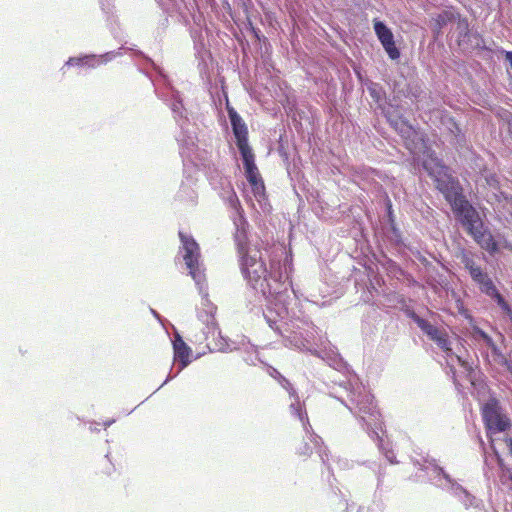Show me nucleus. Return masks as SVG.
Returning a JSON list of instances; mask_svg holds the SVG:
<instances>
[{
	"label": "nucleus",
	"mask_w": 512,
	"mask_h": 512,
	"mask_svg": "<svg viewBox=\"0 0 512 512\" xmlns=\"http://www.w3.org/2000/svg\"><path fill=\"white\" fill-rule=\"evenodd\" d=\"M423 168L434 180L436 188L450 203L453 212L467 232L483 249L495 252L498 249L497 243L491 233L484 229L478 212L465 198L459 181L449 173L448 167L431 153L423 160Z\"/></svg>",
	"instance_id": "nucleus-1"
},
{
	"label": "nucleus",
	"mask_w": 512,
	"mask_h": 512,
	"mask_svg": "<svg viewBox=\"0 0 512 512\" xmlns=\"http://www.w3.org/2000/svg\"><path fill=\"white\" fill-rule=\"evenodd\" d=\"M481 415L486 428L491 448L496 457L498 466L505 472H509L498 449L496 434L506 432L511 427L509 418L502 412L499 401L496 398H490L481 408Z\"/></svg>",
	"instance_id": "nucleus-2"
},
{
	"label": "nucleus",
	"mask_w": 512,
	"mask_h": 512,
	"mask_svg": "<svg viewBox=\"0 0 512 512\" xmlns=\"http://www.w3.org/2000/svg\"><path fill=\"white\" fill-rule=\"evenodd\" d=\"M239 252L242 254L241 270L248 283L264 296L273 295L276 291L271 284L272 276L261 258L260 252H244L243 246Z\"/></svg>",
	"instance_id": "nucleus-3"
},
{
	"label": "nucleus",
	"mask_w": 512,
	"mask_h": 512,
	"mask_svg": "<svg viewBox=\"0 0 512 512\" xmlns=\"http://www.w3.org/2000/svg\"><path fill=\"white\" fill-rule=\"evenodd\" d=\"M182 249L184 250L183 259L186 264L189 274L193 279H196L199 275V260L201 257L200 247L195 239L183 231L178 233Z\"/></svg>",
	"instance_id": "nucleus-4"
},
{
	"label": "nucleus",
	"mask_w": 512,
	"mask_h": 512,
	"mask_svg": "<svg viewBox=\"0 0 512 512\" xmlns=\"http://www.w3.org/2000/svg\"><path fill=\"white\" fill-rule=\"evenodd\" d=\"M373 27L375 34L380 41L383 49L391 60H398L400 58V50L396 46L394 35L392 31L380 20H373Z\"/></svg>",
	"instance_id": "nucleus-5"
},
{
	"label": "nucleus",
	"mask_w": 512,
	"mask_h": 512,
	"mask_svg": "<svg viewBox=\"0 0 512 512\" xmlns=\"http://www.w3.org/2000/svg\"><path fill=\"white\" fill-rule=\"evenodd\" d=\"M456 19H459L458 25L459 27H462L463 29L469 31V24L466 19H460L459 14L454 13L452 10H444L443 12L439 13L434 18V30L437 33H440L443 27H445L448 23H451L455 21Z\"/></svg>",
	"instance_id": "nucleus-6"
},
{
	"label": "nucleus",
	"mask_w": 512,
	"mask_h": 512,
	"mask_svg": "<svg viewBox=\"0 0 512 512\" xmlns=\"http://www.w3.org/2000/svg\"><path fill=\"white\" fill-rule=\"evenodd\" d=\"M240 154L243 159V165H244L245 176H246L247 181L261 176L259 173V170L255 164V155H254L252 149L242 151V152H240Z\"/></svg>",
	"instance_id": "nucleus-7"
},
{
	"label": "nucleus",
	"mask_w": 512,
	"mask_h": 512,
	"mask_svg": "<svg viewBox=\"0 0 512 512\" xmlns=\"http://www.w3.org/2000/svg\"><path fill=\"white\" fill-rule=\"evenodd\" d=\"M173 346L175 359L181 362L182 367L187 366L190 361V347L180 337H177Z\"/></svg>",
	"instance_id": "nucleus-8"
},
{
	"label": "nucleus",
	"mask_w": 512,
	"mask_h": 512,
	"mask_svg": "<svg viewBox=\"0 0 512 512\" xmlns=\"http://www.w3.org/2000/svg\"><path fill=\"white\" fill-rule=\"evenodd\" d=\"M234 136L236 138V145L240 152L250 150L251 147L248 143V129L246 124L240 127L232 128Z\"/></svg>",
	"instance_id": "nucleus-9"
},
{
	"label": "nucleus",
	"mask_w": 512,
	"mask_h": 512,
	"mask_svg": "<svg viewBox=\"0 0 512 512\" xmlns=\"http://www.w3.org/2000/svg\"><path fill=\"white\" fill-rule=\"evenodd\" d=\"M413 319L418 327L433 341L442 333L436 326L419 316H415Z\"/></svg>",
	"instance_id": "nucleus-10"
},
{
	"label": "nucleus",
	"mask_w": 512,
	"mask_h": 512,
	"mask_svg": "<svg viewBox=\"0 0 512 512\" xmlns=\"http://www.w3.org/2000/svg\"><path fill=\"white\" fill-rule=\"evenodd\" d=\"M465 268L469 270L470 276L472 279L481 284L485 279H488V275L482 271V269L477 266L472 259L466 258L464 261Z\"/></svg>",
	"instance_id": "nucleus-11"
},
{
	"label": "nucleus",
	"mask_w": 512,
	"mask_h": 512,
	"mask_svg": "<svg viewBox=\"0 0 512 512\" xmlns=\"http://www.w3.org/2000/svg\"><path fill=\"white\" fill-rule=\"evenodd\" d=\"M465 268L469 270L470 276L472 279L481 284L485 279H488V275L482 271V269L477 266L472 259L466 258L464 261Z\"/></svg>",
	"instance_id": "nucleus-12"
},
{
	"label": "nucleus",
	"mask_w": 512,
	"mask_h": 512,
	"mask_svg": "<svg viewBox=\"0 0 512 512\" xmlns=\"http://www.w3.org/2000/svg\"><path fill=\"white\" fill-rule=\"evenodd\" d=\"M465 268L469 270L470 276L472 279L481 284L485 279H488V275L482 271V269L477 266L472 259L466 258L464 261Z\"/></svg>",
	"instance_id": "nucleus-13"
},
{
	"label": "nucleus",
	"mask_w": 512,
	"mask_h": 512,
	"mask_svg": "<svg viewBox=\"0 0 512 512\" xmlns=\"http://www.w3.org/2000/svg\"><path fill=\"white\" fill-rule=\"evenodd\" d=\"M114 471V464L107 456H105L97 463L95 473L100 477H109L113 474Z\"/></svg>",
	"instance_id": "nucleus-14"
},
{
	"label": "nucleus",
	"mask_w": 512,
	"mask_h": 512,
	"mask_svg": "<svg viewBox=\"0 0 512 512\" xmlns=\"http://www.w3.org/2000/svg\"><path fill=\"white\" fill-rule=\"evenodd\" d=\"M252 192L258 200L265 197V184L261 176L248 180Z\"/></svg>",
	"instance_id": "nucleus-15"
},
{
	"label": "nucleus",
	"mask_w": 512,
	"mask_h": 512,
	"mask_svg": "<svg viewBox=\"0 0 512 512\" xmlns=\"http://www.w3.org/2000/svg\"><path fill=\"white\" fill-rule=\"evenodd\" d=\"M434 342H436V344L448 355L450 356L452 354V349H451V346H450V341H449V337H448V334L444 331H442V333L437 336V338L434 340Z\"/></svg>",
	"instance_id": "nucleus-16"
},
{
	"label": "nucleus",
	"mask_w": 512,
	"mask_h": 512,
	"mask_svg": "<svg viewBox=\"0 0 512 512\" xmlns=\"http://www.w3.org/2000/svg\"><path fill=\"white\" fill-rule=\"evenodd\" d=\"M226 110L232 125V128L234 127H240L242 125H245V122L242 120L240 115L236 112V110L230 106L229 102L227 101L226 104Z\"/></svg>",
	"instance_id": "nucleus-17"
},
{
	"label": "nucleus",
	"mask_w": 512,
	"mask_h": 512,
	"mask_svg": "<svg viewBox=\"0 0 512 512\" xmlns=\"http://www.w3.org/2000/svg\"><path fill=\"white\" fill-rule=\"evenodd\" d=\"M491 352L494 361L497 364L506 367V369L512 373V362L505 357V355L499 350V348L496 346V351Z\"/></svg>",
	"instance_id": "nucleus-18"
},
{
	"label": "nucleus",
	"mask_w": 512,
	"mask_h": 512,
	"mask_svg": "<svg viewBox=\"0 0 512 512\" xmlns=\"http://www.w3.org/2000/svg\"><path fill=\"white\" fill-rule=\"evenodd\" d=\"M489 296L494 298L501 309L512 319V309L498 290L496 289L495 293H491Z\"/></svg>",
	"instance_id": "nucleus-19"
},
{
	"label": "nucleus",
	"mask_w": 512,
	"mask_h": 512,
	"mask_svg": "<svg viewBox=\"0 0 512 512\" xmlns=\"http://www.w3.org/2000/svg\"><path fill=\"white\" fill-rule=\"evenodd\" d=\"M312 446L308 442H301L296 448V454L304 459L308 458L312 454Z\"/></svg>",
	"instance_id": "nucleus-20"
},
{
	"label": "nucleus",
	"mask_w": 512,
	"mask_h": 512,
	"mask_svg": "<svg viewBox=\"0 0 512 512\" xmlns=\"http://www.w3.org/2000/svg\"><path fill=\"white\" fill-rule=\"evenodd\" d=\"M480 285V289L483 293H485L486 295H490L491 293H495V290L497 289L493 283V281L488 278V279H485V281H483Z\"/></svg>",
	"instance_id": "nucleus-21"
},
{
	"label": "nucleus",
	"mask_w": 512,
	"mask_h": 512,
	"mask_svg": "<svg viewBox=\"0 0 512 512\" xmlns=\"http://www.w3.org/2000/svg\"><path fill=\"white\" fill-rule=\"evenodd\" d=\"M502 441L506 445L509 454L512 455V437L505 436Z\"/></svg>",
	"instance_id": "nucleus-22"
},
{
	"label": "nucleus",
	"mask_w": 512,
	"mask_h": 512,
	"mask_svg": "<svg viewBox=\"0 0 512 512\" xmlns=\"http://www.w3.org/2000/svg\"><path fill=\"white\" fill-rule=\"evenodd\" d=\"M485 343L487 346L491 349V351H496V344L494 343L493 339L490 336H485Z\"/></svg>",
	"instance_id": "nucleus-23"
},
{
	"label": "nucleus",
	"mask_w": 512,
	"mask_h": 512,
	"mask_svg": "<svg viewBox=\"0 0 512 512\" xmlns=\"http://www.w3.org/2000/svg\"><path fill=\"white\" fill-rule=\"evenodd\" d=\"M505 59L509 62L511 68H512V52L511 51H507L505 53Z\"/></svg>",
	"instance_id": "nucleus-24"
},
{
	"label": "nucleus",
	"mask_w": 512,
	"mask_h": 512,
	"mask_svg": "<svg viewBox=\"0 0 512 512\" xmlns=\"http://www.w3.org/2000/svg\"><path fill=\"white\" fill-rule=\"evenodd\" d=\"M387 210H388L389 217H391L392 216V204H391L390 199H388V201H387Z\"/></svg>",
	"instance_id": "nucleus-25"
},
{
	"label": "nucleus",
	"mask_w": 512,
	"mask_h": 512,
	"mask_svg": "<svg viewBox=\"0 0 512 512\" xmlns=\"http://www.w3.org/2000/svg\"><path fill=\"white\" fill-rule=\"evenodd\" d=\"M370 414L376 417L379 416V411L374 408Z\"/></svg>",
	"instance_id": "nucleus-26"
},
{
	"label": "nucleus",
	"mask_w": 512,
	"mask_h": 512,
	"mask_svg": "<svg viewBox=\"0 0 512 512\" xmlns=\"http://www.w3.org/2000/svg\"><path fill=\"white\" fill-rule=\"evenodd\" d=\"M479 334L480 336L483 338V340H485V336H489L487 333H485L484 331H479Z\"/></svg>",
	"instance_id": "nucleus-27"
},
{
	"label": "nucleus",
	"mask_w": 512,
	"mask_h": 512,
	"mask_svg": "<svg viewBox=\"0 0 512 512\" xmlns=\"http://www.w3.org/2000/svg\"><path fill=\"white\" fill-rule=\"evenodd\" d=\"M456 359H457V361H458L460 364H462V365L464 364V361L461 359V357H460V356H456Z\"/></svg>",
	"instance_id": "nucleus-28"
}]
</instances>
